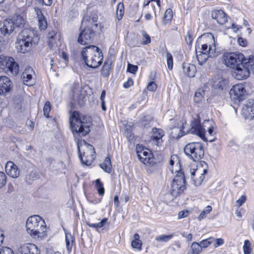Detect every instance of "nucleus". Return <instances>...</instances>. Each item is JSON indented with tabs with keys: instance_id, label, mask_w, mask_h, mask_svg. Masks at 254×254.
<instances>
[{
	"instance_id": "1",
	"label": "nucleus",
	"mask_w": 254,
	"mask_h": 254,
	"mask_svg": "<svg viewBox=\"0 0 254 254\" xmlns=\"http://www.w3.org/2000/svg\"><path fill=\"white\" fill-rule=\"evenodd\" d=\"M71 129L74 137L77 135L84 136L90 131V119L82 116L76 111L73 112L69 117Z\"/></svg>"
},
{
	"instance_id": "2",
	"label": "nucleus",
	"mask_w": 254,
	"mask_h": 254,
	"mask_svg": "<svg viewBox=\"0 0 254 254\" xmlns=\"http://www.w3.org/2000/svg\"><path fill=\"white\" fill-rule=\"evenodd\" d=\"M26 230L33 238H43L46 235L47 227L45 221L39 215L29 217L26 221Z\"/></svg>"
},
{
	"instance_id": "3",
	"label": "nucleus",
	"mask_w": 254,
	"mask_h": 254,
	"mask_svg": "<svg viewBox=\"0 0 254 254\" xmlns=\"http://www.w3.org/2000/svg\"><path fill=\"white\" fill-rule=\"evenodd\" d=\"M81 55L86 64L90 67L97 68L102 63V54L99 48L95 46L85 47Z\"/></svg>"
},
{
	"instance_id": "4",
	"label": "nucleus",
	"mask_w": 254,
	"mask_h": 254,
	"mask_svg": "<svg viewBox=\"0 0 254 254\" xmlns=\"http://www.w3.org/2000/svg\"><path fill=\"white\" fill-rule=\"evenodd\" d=\"M37 38V36L33 30L23 29L18 35L16 43L17 51L23 54L28 53L31 49L34 39Z\"/></svg>"
},
{
	"instance_id": "5",
	"label": "nucleus",
	"mask_w": 254,
	"mask_h": 254,
	"mask_svg": "<svg viewBox=\"0 0 254 254\" xmlns=\"http://www.w3.org/2000/svg\"><path fill=\"white\" fill-rule=\"evenodd\" d=\"M77 146L81 162L87 166L91 165L95 158V152L93 146L84 140H78Z\"/></svg>"
},
{
	"instance_id": "6",
	"label": "nucleus",
	"mask_w": 254,
	"mask_h": 254,
	"mask_svg": "<svg viewBox=\"0 0 254 254\" xmlns=\"http://www.w3.org/2000/svg\"><path fill=\"white\" fill-rule=\"evenodd\" d=\"M185 154L194 161H198L204 156V147L201 143L192 142L188 143L184 149Z\"/></svg>"
},
{
	"instance_id": "7",
	"label": "nucleus",
	"mask_w": 254,
	"mask_h": 254,
	"mask_svg": "<svg viewBox=\"0 0 254 254\" xmlns=\"http://www.w3.org/2000/svg\"><path fill=\"white\" fill-rule=\"evenodd\" d=\"M177 174L171 184L170 194L175 198L182 193L186 189L185 176L183 172L175 171Z\"/></svg>"
},
{
	"instance_id": "8",
	"label": "nucleus",
	"mask_w": 254,
	"mask_h": 254,
	"mask_svg": "<svg viewBox=\"0 0 254 254\" xmlns=\"http://www.w3.org/2000/svg\"><path fill=\"white\" fill-rule=\"evenodd\" d=\"M222 61L227 67L235 68L244 61V56L241 53H226L223 54Z\"/></svg>"
},
{
	"instance_id": "9",
	"label": "nucleus",
	"mask_w": 254,
	"mask_h": 254,
	"mask_svg": "<svg viewBox=\"0 0 254 254\" xmlns=\"http://www.w3.org/2000/svg\"><path fill=\"white\" fill-rule=\"evenodd\" d=\"M207 169L203 168L201 165H192L190 170V177L193 184L195 186H198L202 183L204 176L207 173Z\"/></svg>"
},
{
	"instance_id": "10",
	"label": "nucleus",
	"mask_w": 254,
	"mask_h": 254,
	"mask_svg": "<svg viewBox=\"0 0 254 254\" xmlns=\"http://www.w3.org/2000/svg\"><path fill=\"white\" fill-rule=\"evenodd\" d=\"M200 122V117L198 115H196L191 121V128L189 131L191 133L197 135L204 141L207 140V139L205 138V127L203 124L202 126L201 125Z\"/></svg>"
},
{
	"instance_id": "11",
	"label": "nucleus",
	"mask_w": 254,
	"mask_h": 254,
	"mask_svg": "<svg viewBox=\"0 0 254 254\" xmlns=\"http://www.w3.org/2000/svg\"><path fill=\"white\" fill-rule=\"evenodd\" d=\"M229 93L232 99L239 102L245 99L247 94L245 85L242 84L234 85L231 89Z\"/></svg>"
},
{
	"instance_id": "12",
	"label": "nucleus",
	"mask_w": 254,
	"mask_h": 254,
	"mask_svg": "<svg viewBox=\"0 0 254 254\" xmlns=\"http://www.w3.org/2000/svg\"><path fill=\"white\" fill-rule=\"evenodd\" d=\"M245 61L236 67L232 72V76L238 80L245 79L250 76V72L245 64Z\"/></svg>"
},
{
	"instance_id": "13",
	"label": "nucleus",
	"mask_w": 254,
	"mask_h": 254,
	"mask_svg": "<svg viewBox=\"0 0 254 254\" xmlns=\"http://www.w3.org/2000/svg\"><path fill=\"white\" fill-rule=\"evenodd\" d=\"M81 31L78 38V42L81 45H86L90 42L92 38L94 35L93 31L95 28H92L91 27L81 26Z\"/></svg>"
},
{
	"instance_id": "14",
	"label": "nucleus",
	"mask_w": 254,
	"mask_h": 254,
	"mask_svg": "<svg viewBox=\"0 0 254 254\" xmlns=\"http://www.w3.org/2000/svg\"><path fill=\"white\" fill-rule=\"evenodd\" d=\"M207 37L209 39L212 41V44L205 43L201 45V50L203 54H205L210 57L215 56V42L214 36L212 34L209 33L207 34Z\"/></svg>"
},
{
	"instance_id": "15",
	"label": "nucleus",
	"mask_w": 254,
	"mask_h": 254,
	"mask_svg": "<svg viewBox=\"0 0 254 254\" xmlns=\"http://www.w3.org/2000/svg\"><path fill=\"white\" fill-rule=\"evenodd\" d=\"M207 37L209 39L212 41V44L205 43L201 45V50L203 54H205L210 57L215 56V42L214 36L212 34L209 33L207 34Z\"/></svg>"
},
{
	"instance_id": "16",
	"label": "nucleus",
	"mask_w": 254,
	"mask_h": 254,
	"mask_svg": "<svg viewBox=\"0 0 254 254\" xmlns=\"http://www.w3.org/2000/svg\"><path fill=\"white\" fill-rule=\"evenodd\" d=\"M164 135V131L160 129L157 128H152V133L151 138L149 140V143L152 145H156L159 147L162 145L163 141L162 137Z\"/></svg>"
},
{
	"instance_id": "17",
	"label": "nucleus",
	"mask_w": 254,
	"mask_h": 254,
	"mask_svg": "<svg viewBox=\"0 0 254 254\" xmlns=\"http://www.w3.org/2000/svg\"><path fill=\"white\" fill-rule=\"evenodd\" d=\"M22 78L24 84L29 86L33 85L35 83V74L32 68L26 67L22 73Z\"/></svg>"
},
{
	"instance_id": "18",
	"label": "nucleus",
	"mask_w": 254,
	"mask_h": 254,
	"mask_svg": "<svg viewBox=\"0 0 254 254\" xmlns=\"http://www.w3.org/2000/svg\"><path fill=\"white\" fill-rule=\"evenodd\" d=\"M242 114L246 119L254 120V100L250 99L244 105Z\"/></svg>"
},
{
	"instance_id": "19",
	"label": "nucleus",
	"mask_w": 254,
	"mask_h": 254,
	"mask_svg": "<svg viewBox=\"0 0 254 254\" xmlns=\"http://www.w3.org/2000/svg\"><path fill=\"white\" fill-rule=\"evenodd\" d=\"M98 20V15L96 12H92L90 15L84 16L82 21V26H90L96 29L98 27L96 22Z\"/></svg>"
},
{
	"instance_id": "20",
	"label": "nucleus",
	"mask_w": 254,
	"mask_h": 254,
	"mask_svg": "<svg viewBox=\"0 0 254 254\" xmlns=\"http://www.w3.org/2000/svg\"><path fill=\"white\" fill-rule=\"evenodd\" d=\"M12 88L10 80L6 76L0 77V94L4 95L9 93Z\"/></svg>"
},
{
	"instance_id": "21",
	"label": "nucleus",
	"mask_w": 254,
	"mask_h": 254,
	"mask_svg": "<svg viewBox=\"0 0 254 254\" xmlns=\"http://www.w3.org/2000/svg\"><path fill=\"white\" fill-rule=\"evenodd\" d=\"M5 170L9 177L17 178L20 175V170L17 166L12 161H8L5 165Z\"/></svg>"
},
{
	"instance_id": "22",
	"label": "nucleus",
	"mask_w": 254,
	"mask_h": 254,
	"mask_svg": "<svg viewBox=\"0 0 254 254\" xmlns=\"http://www.w3.org/2000/svg\"><path fill=\"white\" fill-rule=\"evenodd\" d=\"M15 29L12 20L8 18L3 22V24L0 28V31L3 35L8 36L13 33Z\"/></svg>"
},
{
	"instance_id": "23",
	"label": "nucleus",
	"mask_w": 254,
	"mask_h": 254,
	"mask_svg": "<svg viewBox=\"0 0 254 254\" xmlns=\"http://www.w3.org/2000/svg\"><path fill=\"white\" fill-rule=\"evenodd\" d=\"M186 123H184L183 121L178 124V127H174L172 129L170 133L172 137L174 139H178L186 134V131L184 130L186 128Z\"/></svg>"
},
{
	"instance_id": "24",
	"label": "nucleus",
	"mask_w": 254,
	"mask_h": 254,
	"mask_svg": "<svg viewBox=\"0 0 254 254\" xmlns=\"http://www.w3.org/2000/svg\"><path fill=\"white\" fill-rule=\"evenodd\" d=\"M5 68L6 71L10 74L16 75L18 73L19 65L11 57H7L6 59Z\"/></svg>"
},
{
	"instance_id": "25",
	"label": "nucleus",
	"mask_w": 254,
	"mask_h": 254,
	"mask_svg": "<svg viewBox=\"0 0 254 254\" xmlns=\"http://www.w3.org/2000/svg\"><path fill=\"white\" fill-rule=\"evenodd\" d=\"M137 153L139 160L143 164L146 165L152 166L155 163L153 159L151 157V154L149 152L143 150L141 151H137Z\"/></svg>"
},
{
	"instance_id": "26",
	"label": "nucleus",
	"mask_w": 254,
	"mask_h": 254,
	"mask_svg": "<svg viewBox=\"0 0 254 254\" xmlns=\"http://www.w3.org/2000/svg\"><path fill=\"white\" fill-rule=\"evenodd\" d=\"M228 83L227 79L222 77H218L213 80L212 85L216 90L223 91L226 89Z\"/></svg>"
},
{
	"instance_id": "27",
	"label": "nucleus",
	"mask_w": 254,
	"mask_h": 254,
	"mask_svg": "<svg viewBox=\"0 0 254 254\" xmlns=\"http://www.w3.org/2000/svg\"><path fill=\"white\" fill-rule=\"evenodd\" d=\"M212 18L215 19L218 23L223 25L227 21V17L225 12L221 10H215L211 13Z\"/></svg>"
},
{
	"instance_id": "28",
	"label": "nucleus",
	"mask_w": 254,
	"mask_h": 254,
	"mask_svg": "<svg viewBox=\"0 0 254 254\" xmlns=\"http://www.w3.org/2000/svg\"><path fill=\"white\" fill-rule=\"evenodd\" d=\"M182 68L184 73L189 77H193L196 72L195 66L190 63H185L183 64Z\"/></svg>"
},
{
	"instance_id": "29",
	"label": "nucleus",
	"mask_w": 254,
	"mask_h": 254,
	"mask_svg": "<svg viewBox=\"0 0 254 254\" xmlns=\"http://www.w3.org/2000/svg\"><path fill=\"white\" fill-rule=\"evenodd\" d=\"M212 122L209 120L203 122V126L205 128V138L209 136H213L215 133L214 127L212 125Z\"/></svg>"
},
{
	"instance_id": "30",
	"label": "nucleus",
	"mask_w": 254,
	"mask_h": 254,
	"mask_svg": "<svg viewBox=\"0 0 254 254\" xmlns=\"http://www.w3.org/2000/svg\"><path fill=\"white\" fill-rule=\"evenodd\" d=\"M74 240V237L70 233H65L66 248L68 253H70L71 251Z\"/></svg>"
},
{
	"instance_id": "31",
	"label": "nucleus",
	"mask_w": 254,
	"mask_h": 254,
	"mask_svg": "<svg viewBox=\"0 0 254 254\" xmlns=\"http://www.w3.org/2000/svg\"><path fill=\"white\" fill-rule=\"evenodd\" d=\"M10 20H12L14 26L15 27H19L23 26L25 23V19L23 16L20 15H14Z\"/></svg>"
},
{
	"instance_id": "32",
	"label": "nucleus",
	"mask_w": 254,
	"mask_h": 254,
	"mask_svg": "<svg viewBox=\"0 0 254 254\" xmlns=\"http://www.w3.org/2000/svg\"><path fill=\"white\" fill-rule=\"evenodd\" d=\"M100 167L106 173H110L111 172L112 164L109 156H107L104 162L100 164Z\"/></svg>"
},
{
	"instance_id": "33",
	"label": "nucleus",
	"mask_w": 254,
	"mask_h": 254,
	"mask_svg": "<svg viewBox=\"0 0 254 254\" xmlns=\"http://www.w3.org/2000/svg\"><path fill=\"white\" fill-rule=\"evenodd\" d=\"M39 177L38 172L36 170H33L26 175L25 181L27 183L30 184L36 180Z\"/></svg>"
},
{
	"instance_id": "34",
	"label": "nucleus",
	"mask_w": 254,
	"mask_h": 254,
	"mask_svg": "<svg viewBox=\"0 0 254 254\" xmlns=\"http://www.w3.org/2000/svg\"><path fill=\"white\" fill-rule=\"evenodd\" d=\"M173 17V12L171 9H167L164 15L163 22L164 25L170 23Z\"/></svg>"
},
{
	"instance_id": "35",
	"label": "nucleus",
	"mask_w": 254,
	"mask_h": 254,
	"mask_svg": "<svg viewBox=\"0 0 254 254\" xmlns=\"http://www.w3.org/2000/svg\"><path fill=\"white\" fill-rule=\"evenodd\" d=\"M201 248L200 244L194 242L190 247V252L189 253L192 254H199L201 251Z\"/></svg>"
},
{
	"instance_id": "36",
	"label": "nucleus",
	"mask_w": 254,
	"mask_h": 254,
	"mask_svg": "<svg viewBox=\"0 0 254 254\" xmlns=\"http://www.w3.org/2000/svg\"><path fill=\"white\" fill-rule=\"evenodd\" d=\"M205 92L202 89H198L195 93L194 96V101L195 102L199 103L202 101L204 99Z\"/></svg>"
},
{
	"instance_id": "37",
	"label": "nucleus",
	"mask_w": 254,
	"mask_h": 254,
	"mask_svg": "<svg viewBox=\"0 0 254 254\" xmlns=\"http://www.w3.org/2000/svg\"><path fill=\"white\" fill-rule=\"evenodd\" d=\"M95 188L100 195H103L105 192V190L103 186V183L100 179H97L95 181Z\"/></svg>"
},
{
	"instance_id": "38",
	"label": "nucleus",
	"mask_w": 254,
	"mask_h": 254,
	"mask_svg": "<svg viewBox=\"0 0 254 254\" xmlns=\"http://www.w3.org/2000/svg\"><path fill=\"white\" fill-rule=\"evenodd\" d=\"M124 13V4L122 2H120L118 3L117 8V11H116V14L117 18L119 20H121Z\"/></svg>"
},
{
	"instance_id": "39",
	"label": "nucleus",
	"mask_w": 254,
	"mask_h": 254,
	"mask_svg": "<svg viewBox=\"0 0 254 254\" xmlns=\"http://www.w3.org/2000/svg\"><path fill=\"white\" fill-rule=\"evenodd\" d=\"M245 61V64L248 67L249 71L254 73V56H250Z\"/></svg>"
},
{
	"instance_id": "40",
	"label": "nucleus",
	"mask_w": 254,
	"mask_h": 254,
	"mask_svg": "<svg viewBox=\"0 0 254 254\" xmlns=\"http://www.w3.org/2000/svg\"><path fill=\"white\" fill-rule=\"evenodd\" d=\"M200 54L197 55V53L196 52V58L198 62V63L200 65H203L204 63L206 62L208 57H209L207 55L202 53L201 52H199Z\"/></svg>"
},
{
	"instance_id": "41",
	"label": "nucleus",
	"mask_w": 254,
	"mask_h": 254,
	"mask_svg": "<svg viewBox=\"0 0 254 254\" xmlns=\"http://www.w3.org/2000/svg\"><path fill=\"white\" fill-rule=\"evenodd\" d=\"M38 27L41 30H45L47 28V22L45 17L38 19Z\"/></svg>"
},
{
	"instance_id": "42",
	"label": "nucleus",
	"mask_w": 254,
	"mask_h": 254,
	"mask_svg": "<svg viewBox=\"0 0 254 254\" xmlns=\"http://www.w3.org/2000/svg\"><path fill=\"white\" fill-rule=\"evenodd\" d=\"M166 59L167 62V66L169 69L171 70L173 66V57L171 53L167 52Z\"/></svg>"
},
{
	"instance_id": "43",
	"label": "nucleus",
	"mask_w": 254,
	"mask_h": 254,
	"mask_svg": "<svg viewBox=\"0 0 254 254\" xmlns=\"http://www.w3.org/2000/svg\"><path fill=\"white\" fill-rule=\"evenodd\" d=\"M142 45H147L151 42V39L149 35L145 31H142Z\"/></svg>"
},
{
	"instance_id": "44",
	"label": "nucleus",
	"mask_w": 254,
	"mask_h": 254,
	"mask_svg": "<svg viewBox=\"0 0 254 254\" xmlns=\"http://www.w3.org/2000/svg\"><path fill=\"white\" fill-rule=\"evenodd\" d=\"M51 110V104L50 102L47 101L45 104L43 108L44 115L46 117L48 118L49 117V113L50 112Z\"/></svg>"
},
{
	"instance_id": "45",
	"label": "nucleus",
	"mask_w": 254,
	"mask_h": 254,
	"mask_svg": "<svg viewBox=\"0 0 254 254\" xmlns=\"http://www.w3.org/2000/svg\"><path fill=\"white\" fill-rule=\"evenodd\" d=\"M211 210L212 207L210 205L207 206L199 215L198 219L199 220L203 219L205 217V215L209 213Z\"/></svg>"
},
{
	"instance_id": "46",
	"label": "nucleus",
	"mask_w": 254,
	"mask_h": 254,
	"mask_svg": "<svg viewBox=\"0 0 254 254\" xmlns=\"http://www.w3.org/2000/svg\"><path fill=\"white\" fill-rule=\"evenodd\" d=\"M172 237H173V236L172 235H160L158 237H156L155 239L157 241H162V242H166L168 241L169 240H170Z\"/></svg>"
},
{
	"instance_id": "47",
	"label": "nucleus",
	"mask_w": 254,
	"mask_h": 254,
	"mask_svg": "<svg viewBox=\"0 0 254 254\" xmlns=\"http://www.w3.org/2000/svg\"><path fill=\"white\" fill-rule=\"evenodd\" d=\"M110 65L105 63L102 67L101 72L102 74L104 77H107L109 75Z\"/></svg>"
},
{
	"instance_id": "48",
	"label": "nucleus",
	"mask_w": 254,
	"mask_h": 254,
	"mask_svg": "<svg viewBox=\"0 0 254 254\" xmlns=\"http://www.w3.org/2000/svg\"><path fill=\"white\" fill-rule=\"evenodd\" d=\"M214 238H209L208 239L204 240L200 242V245L201 247L206 248L208 247L210 244H212Z\"/></svg>"
},
{
	"instance_id": "49",
	"label": "nucleus",
	"mask_w": 254,
	"mask_h": 254,
	"mask_svg": "<svg viewBox=\"0 0 254 254\" xmlns=\"http://www.w3.org/2000/svg\"><path fill=\"white\" fill-rule=\"evenodd\" d=\"M6 182V177L5 174L2 172H0V189L5 185Z\"/></svg>"
},
{
	"instance_id": "50",
	"label": "nucleus",
	"mask_w": 254,
	"mask_h": 254,
	"mask_svg": "<svg viewBox=\"0 0 254 254\" xmlns=\"http://www.w3.org/2000/svg\"><path fill=\"white\" fill-rule=\"evenodd\" d=\"M138 69V66L137 65H133L130 64H128L127 68V71L134 74Z\"/></svg>"
},
{
	"instance_id": "51",
	"label": "nucleus",
	"mask_w": 254,
	"mask_h": 254,
	"mask_svg": "<svg viewBox=\"0 0 254 254\" xmlns=\"http://www.w3.org/2000/svg\"><path fill=\"white\" fill-rule=\"evenodd\" d=\"M186 41L189 45H190L193 41L192 33L191 31H188L186 36Z\"/></svg>"
},
{
	"instance_id": "52",
	"label": "nucleus",
	"mask_w": 254,
	"mask_h": 254,
	"mask_svg": "<svg viewBox=\"0 0 254 254\" xmlns=\"http://www.w3.org/2000/svg\"><path fill=\"white\" fill-rule=\"evenodd\" d=\"M224 243V240L221 238H218V239H214V240L213 241V246L215 248L218 247L220 246H221Z\"/></svg>"
},
{
	"instance_id": "53",
	"label": "nucleus",
	"mask_w": 254,
	"mask_h": 254,
	"mask_svg": "<svg viewBox=\"0 0 254 254\" xmlns=\"http://www.w3.org/2000/svg\"><path fill=\"white\" fill-rule=\"evenodd\" d=\"M131 246L133 248L141 250V243L139 240H133L131 242Z\"/></svg>"
},
{
	"instance_id": "54",
	"label": "nucleus",
	"mask_w": 254,
	"mask_h": 254,
	"mask_svg": "<svg viewBox=\"0 0 254 254\" xmlns=\"http://www.w3.org/2000/svg\"><path fill=\"white\" fill-rule=\"evenodd\" d=\"M250 245V243L249 241L248 240H246L243 247L244 251L245 254H249L250 253V250L249 249Z\"/></svg>"
},
{
	"instance_id": "55",
	"label": "nucleus",
	"mask_w": 254,
	"mask_h": 254,
	"mask_svg": "<svg viewBox=\"0 0 254 254\" xmlns=\"http://www.w3.org/2000/svg\"><path fill=\"white\" fill-rule=\"evenodd\" d=\"M246 200V196L245 195H242L237 201L236 203L238 207L242 206Z\"/></svg>"
},
{
	"instance_id": "56",
	"label": "nucleus",
	"mask_w": 254,
	"mask_h": 254,
	"mask_svg": "<svg viewBox=\"0 0 254 254\" xmlns=\"http://www.w3.org/2000/svg\"><path fill=\"white\" fill-rule=\"evenodd\" d=\"M157 84L153 81H151L150 82L147 88V89L149 90V91H154L156 90V89H157Z\"/></svg>"
},
{
	"instance_id": "57",
	"label": "nucleus",
	"mask_w": 254,
	"mask_h": 254,
	"mask_svg": "<svg viewBox=\"0 0 254 254\" xmlns=\"http://www.w3.org/2000/svg\"><path fill=\"white\" fill-rule=\"evenodd\" d=\"M0 254H13V251L8 247H4L0 251Z\"/></svg>"
},
{
	"instance_id": "58",
	"label": "nucleus",
	"mask_w": 254,
	"mask_h": 254,
	"mask_svg": "<svg viewBox=\"0 0 254 254\" xmlns=\"http://www.w3.org/2000/svg\"><path fill=\"white\" fill-rule=\"evenodd\" d=\"M34 11L36 14L37 19L42 18L45 17L44 16V15L43 14L40 8H39L38 7H35L34 8Z\"/></svg>"
},
{
	"instance_id": "59",
	"label": "nucleus",
	"mask_w": 254,
	"mask_h": 254,
	"mask_svg": "<svg viewBox=\"0 0 254 254\" xmlns=\"http://www.w3.org/2000/svg\"><path fill=\"white\" fill-rule=\"evenodd\" d=\"M189 214V211L187 210H183L180 211L178 214V218L179 219H182L187 217Z\"/></svg>"
},
{
	"instance_id": "60",
	"label": "nucleus",
	"mask_w": 254,
	"mask_h": 254,
	"mask_svg": "<svg viewBox=\"0 0 254 254\" xmlns=\"http://www.w3.org/2000/svg\"><path fill=\"white\" fill-rule=\"evenodd\" d=\"M133 82L131 78H128L127 80L124 84V87L125 88H128L133 85Z\"/></svg>"
},
{
	"instance_id": "61",
	"label": "nucleus",
	"mask_w": 254,
	"mask_h": 254,
	"mask_svg": "<svg viewBox=\"0 0 254 254\" xmlns=\"http://www.w3.org/2000/svg\"><path fill=\"white\" fill-rule=\"evenodd\" d=\"M53 2V0H39V2L42 5L50 6Z\"/></svg>"
},
{
	"instance_id": "62",
	"label": "nucleus",
	"mask_w": 254,
	"mask_h": 254,
	"mask_svg": "<svg viewBox=\"0 0 254 254\" xmlns=\"http://www.w3.org/2000/svg\"><path fill=\"white\" fill-rule=\"evenodd\" d=\"M108 219L104 218L99 223H97V228H100L103 227L107 222Z\"/></svg>"
},
{
	"instance_id": "63",
	"label": "nucleus",
	"mask_w": 254,
	"mask_h": 254,
	"mask_svg": "<svg viewBox=\"0 0 254 254\" xmlns=\"http://www.w3.org/2000/svg\"><path fill=\"white\" fill-rule=\"evenodd\" d=\"M89 88L88 86H86L82 87L80 90L81 95L83 98H85V95L87 94V90Z\"/></svg>"
},
{
	"instance_id": "64",
	"label": "nucleus",
	"mask_w": 254,
	"mask_h": 254,
	"mask_svg": "<svg viewBox=\"0 0 254 254\" xmlns=\"http://www.w3.org/2000/svg\"><path fill=\"white\" fill-rule=\"evenodd\" d=\"M238 42L240 46L243 47L246 46L247 43V41L241 37L238 38Z\"/></svg>"
}]
</instances>
